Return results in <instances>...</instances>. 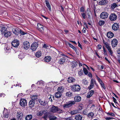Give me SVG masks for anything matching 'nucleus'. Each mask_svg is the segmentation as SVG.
Returning <instances> with one entry per match:
<instances>
[{
  "mask_svg": "<svg viewBox=\"0 0 120 120\" xmlns=\"http://www.w3.org/2000/svg\"><path fill=\"white\" fill-rule=\"evenodd\" d=\"M65 120H73V119H72V118L70 117L65 119Z\"/></svg>",
  "mask_w": 120,
  "mask_h": 120,
  "instance_id": "nucleus-60",
  "label": "nucleus"
},
{
  "mask_svg": "<svg viewBox=\"0 0 120 120\" xmlns=\"http://www.w3.org/2000/svg\"><path fill=\"white\" fill-rule=\"evenodd\" d=\"M112 98L113 100V101L115 103H117V102L116 101V99L114 97H113Z\"/></svg>",
  "mask_w": 120,
  "mask_h": 120,
  "instance_id": "nucleus-61",
  "label": "nucleus"
},
{
  "mask_svg": "<svg viewBox=\"0 0 120 120\" xmlns=\"http://www.w3.org/2000/svg\"><path fill=\"white\" fill-rule=\"evenodd\" d=\"M94 91L93 90H91L88 93L87 98H90L94 94Z\"/></svg>",
  "mask_w": 120,
  "mask_h": 120,
  "instance_id": "nucleus-26",
  "label": "nucleus"
},
{
  "mask_svg": "<svg viewBox=\"0 0 120 120\" xmlns=\"http://www.w3.org/2000/svg\"><path fill=\"white\" fill-rule=\"evenodd\" d=\"M19 104L22 106L23 107L26 106L27 104L26 100L24 99H20Z\"/></svg>",
  "mask_w": 120,
  "mask_h": 120,
  "instance_id": "nucleus-8",
  "label": "nucleus"
},
{
  "mask_svg": "<svg viewBox=\"0 0 120 120\" xmlns=\"http://www.w3.org/2000/svg\"><path fill=\"white\" fill-rule=\"evenodd\" d=\"M12 31L13 33L16 35H18L19 31L16 28H13L12 29Z\"/></svg>",
  "mask_w": 120,
  "mask_h": 120,
  "instance_id": "nucleus-29",
  "label": "nucleus"
},
{
  "mask_svg": "<svg viewBox=\"0 0 120 120\" xmlns=\"http://www.w3.org/2000/svg\"><path fill=\"white\" fill-rule=\"evenodd\" d=\"M41 54V51H39L36 52L35 54V56L37 57H40Z\"/></svg>",
  "mask_w": 120,
  "mask_h": 120,
  "instance_id": "nucleus-32",
  "label": "nucleus"
},
{
  "mask_svg": "<svg viewBox=\"0 0 120 120\" xmlns=\"http://www.w3.org/2000/svg\"><path fill=\"white\" fill-rule=\"evenodd\" d=\"M88 76L89 77H91V78H92V74L90 72L88 74Z\"/></svg>",
  "mask_w": 120,
  "mask_h": 120,
  "instance_id": "nucleus-62",
  "label": "nucleus"
},
{
  "mask_svg": "<svg viewBox=\"0 0 120 120\" xmlns=\"http://www.w3.org/2000/svg\"><path fill=\"white\" fill-rule=\"evenodd\" d=\"M55 97L57 98H59L61 97L62 94L60 92H59L56 93L55 94Z\"/></svg>",
  "mask_w": 120,
  "mask_h": 120,
  "instance_id": "nucleus-27",
  "label": "nucleus"
},
{
  "mask_svg": "<svg viewBox=\"0 0 120 120\" xmlns=\"http://www.w3.org/2000/svg\"><path fill=\"white\" fill-rule=\"evenodd\" d=\"M83 70L84 72V73L86 75L88 74V71L86 68H83Z\"/></svg>",
  "mask_w": 120,
  "mask_h": 120,
  "instance_id": "nucleus-45",
  "label": "nucleus"
},
{
  "mask_svg": "<svg viewBox=\"0 0 120 120\" xmlns=\"http://www.w3.org/2000/svg\"><path fill=\"white\" fill-rule=\"evenodd\" d=\"M82 70H81L80 71L78 72L79 75H80L81 76L83 74V73L82 72Z\"/></svg>",
  "mask_w": 120,
  "mask_h": 120,
  "instance_id": "nucleus-50",
  "label": "nucleus"
},
{
  "mask_svg": "<svg viewBox=\"0 0 120 120\" xmlns=\"http://www.w3.org/2000/svg\"><path fill=\"white\" fill-rule=\"evenodd\" d=\"M67 44L69 45L70 47L72 49L74 47V46L69 43L68 42Z\"/></svg>",
  "mask_w": 120,
  "mask_h": 120,
  "instance_id": "nucleus-52",
  "label": "nucleus"
},
{
  "mask_svg": "<svg viewBox=\"0 0 120 120\" xmlns=\"http://www.w3.org/2000/svg\"><path fill=\"white\" fill-rule=\"evenodd\" d=\"M118 42L117 40L115 39H114L112 41L111 43L112 47H115L117 45Z\"/></svg>",
  "mask_w": 120,
  "mask_h": 120,
  "instance_id": "nucleus-15",
  "label": "nucleus"
},
{
  "mask_svg": "<svg viewBox=\"0 0 120 120\" xmlns=\"http://www.w3.org/2000/svg\"><path fill=\"white\" fill-rule=\"evenodd\" d=\"M6 29L4 27H3L1 31L2 33H4V36L7 38L10 36L11 35V33L10 31H8L6 30Z\"/></svg>",
  "mask_w": 120,
  "mask_h": 120,
  "instance_id": "nucleus-3",
  "label": "nucleus"
},
{
  "mask_svg": "<svg viewBox=\"0 0 120 120\" xmlns=\"http://www.w3.org/2000/svg\"><path fill=\"white\" fill-rule=\"evenodd\" d=\"M38 101L42 105H45L46 103L45 101H43L41 99H38Z\"/></svg>",
  "mask_w": 120,
  "mask_h": 120,
  "instance_id": "nucleus-30",
  "label": "nucleus"
},
{
  "mask_svg": "<svg viewBox=\"0 0 120 120\" xmlns=\"http://www.w3.org/2000/svg\"><path fill=\"white\" fill-rule=\"evenodd\" d=\"M20 33L22 35H24L26 34V33L25 32H24L23 31L21 30H20Z\"/></svg>",
  "mask_w": 120,
  "mask_h": 120,
  "instance_id": "nucleus-54",
  "label": "nucleus"
},
{
  "mask_svg": "<svg viewBox=\"0 0 120 120\" xmlns=\"http://www.w3.org/2000/svg\"><path fill=\"white\" fill-rule=\"evenodd\" d=\"M79 110H76L71 111V115H74L79 113Z\"/></svg>",
  "mask_w": 120,
  "mask_h": 120,
  "instance_id": "nucleus-34",
  "label": "nucleus"
},
{
  "mask_svg": "<svg viewBox=\"0 0 120 120\" xmlns=\"http://www.w3.org/2000/svg\"><path fill=\"white\" fill-rule=\"evenodd\" d=\"M25 54L22 52H20V54L18 55L19 58L21 59H22L24 57Z\"/></svg>",
  "mask_w": 120,
  "mask_h": 120,
  "instance_id": "nucleus-28",
  "label": "nucleus"
},
{
  "mask_svg": "<svg viewBox=\"0 0 120 120\" xmlns=\"http://www.w3.org/2000/svg\"><path fill=\"white\" fill-rule=\"evenodd\" d=\"M22 114L20 112H17V120H21L22 118Z\"/></svg>",
  "mask_w": 120,
  "mask_h": 120,
  "instance_id": "nucleus-17",
  "label": "nucleus"
},
{
  "mask_svg": "<svg viewBox=\"0 0 120 120\" xmlns=\"http://www.w3.org/2000/svg\"><path fill=\"white\" fill-rule=\"evenodd\" d=\"M51 58L50 56H45L44 59V60L45 61L47 62H49L51 60Z\"/></svg>",
  "mask_w": 120,
  "mask_h": 120,
  "instance_id": "nucleus-25",
  "label": "nucleus"
},
{
  "mask_svg": "<svg viewBox=\"0 0 120 120\" xmlns=\"http://www.w3.org/2000/svg\"><path fill=\"white\" fill-rule=\"evenodd\" d=\"M82 16L84 19H85L86 18V14L84 13H82L81 14Z\"/></svg>",
  "mask_w": 120,
  "mask_h": 120,
  "instance_id": "nucleus-57",
  "label": "nucleus"
},
{
  "mask_svg": "<svg viewBox=\"0 0 120 120\" xmlns=\"http://www.w3.org/2000/svg\"><path fill=\"white\" fill-rule=\"evenodd\" d=\"M32 118L31 115H28L25 118V120H30Z\"/></svg>",
  "mask_w": 120,
  "mask_h": 120,
  "instance_id": "nucleus-35",
  "label": "nucleus"
},
{
  "mask_svg": "<svg viewBox=\"0 0 120 120\" xmlns=\"http://www.w3.org/2000/svg\"><path fill=\"white\" fill-rule=\"evenodd\" d=\"M114 34L111 31L108 32L107 34V36L108 38H112L114 36Z\"/></svg>",
  "mask_w": 120,
  "mask_h": 120,
  "instance_id": "nucleus-18",
  "label": "nucleus"
},
{
  "mask_svg": "<svg viewBox=\"0 0 120 120\" xmlns=\"http://www.w3.org/2000/svg\"><path fill=\"white\" fill-rule=\"evenodd\" d=\"M24 49H27L30 48V45L29 42L27 41H25L23 42Z\"/></svg>",
  "mask_w": 120,
  "mask_h": 120,
  "instance_id": "nucleus-13",
  "label": "nucleus"
},
{
  "mask_svg": "<svg viewBox=\"0 0 120 120\" xmlns=\"http://www.w3.org/2000/svg\"><path fill=\"white\" fill-rule=\"evenodd\" d=\"M75 103L74 101H70L64 104L63 105V107L64 108H68L75 104Z\"/></svg>",
  "mask_w": 120,
  "mask_h": 120,
  "instance_id": "nucleus-4",
  "label": "nucleus"
},
{
  "mask_svg": "<svg viewBox=\"0 0 120 120\" xmlns=\"http://www.w3.org/2000/svg\"><path fill=\"white\" fill-rule=\"evenodd\" d=\"M104 54L105 55H107V53L106 50L105 48L104 47L103 48Z\"/></svg>",
  "mask_w": 120,
  "mask_h": 120,
  "instance_id": "nucleus-49",
  "label": "nucleus"
},
{
  "mask_svg": "<svg viewBox=\"0 0 120 120\" xmlns=\"http://www.w3.org/2000/svg\"><path fill=\"white\" fill-rule=\"evenodd\" d=\"M78 46L79 47H80L81 49H82V45H81L80 44L79 42V41H78Z\"/></svg>",
  "mask_w": 120,
  "mask_h": 120,
  "instance_id": "nucleus-59",
  "label": "nucleus"
},
{
  "mask_svg": "<svg viewBox=\"0 0 120 120\" xmlns=\"http://www.w3.org/2000/svg\"><path fill=\"white\" fill-rule=\"evenodd\" d=\"M67 80L69 83H73L75 82V79L73 77H70L68 78Z\"/></svg>",
  "mask_w": 120,
  "mask_h": 120,
  "instance_id": "nucleus-22",
  "label": "nucleus"
},
{
  "mask_svg": "<svg viewBox=\"0 0 120 120\" xmlns=\"http://www.w3.org/2000/svg\"><path fill=\"white\" fill-rule=\"evenodd\" d=\"M82 82L83 84L86 85H87L88 82L87 80L84 79L82 80Z\"/></svg>",
  "mask_w": 120,
  "mask_h": 120,
  "instance_id": "nucleus-41",
  "label": "nucleus"
},
{
  "mask_svg": "<svg viewBox=\"0 0 120 120\" xmlns=\"http://www.w3.org/2000/svg\"><path fill=\"white\" fill-rule=\"evenodd\" d=\"M50 111L53 113H62L64 112V111L59 108L57 106L52 105L49 109Z\"/></svg>",
  "mask_w": 120,
  "mask_h": 120,
  "instance_id": "nucleus-1",
  "label": "nucleus"
},
{
  "mask_svg": "<svg viewBox=\"0 0 120 120\" xmlns=\"http://www.w3.org/2000/svg\"><path fill=\"white\" fill-rule=\"evenodd\" d=\"M117 19V15L115 13L112 14L109 17V19L112 21H115Z\"/></svg>",
  "mask_w": 120,
  "mask_h": 120,
  "instance_id": "nucleus-6",
  "label": "nucleus"
},
{
  "mask_svg": "<svg viewBox=\"0 0 120 120\" xmlns=\"http://www.w3.org/2000/svg\"><path fill=\"white\" fill-rule=\"evenodd\" d=\"M45 2L46 6L48 8L49 11H51V5L49 2L48 0H45Z\"/></svg>",
  "mask_w": 120,
  "mask_h": 120,
  "instance_id": "nucleus-24",
  "label": "nucleus"
},
{
  "mask_svg": "<svg viewBox=\"0 0 120 120\" xmlns=\"http://www.w3.org/2000/svg\"><path fill=\"white\" fill-rule=\"evenodd\" d=\"M44 113V111L43 110H41L40 112H38L37 113V115L38 116H41Z\"/></svg>",
  "mask_w": 120,
  "mask_h": 120,
  "instance_id": "nucleus-40",
  "label": "nucleus"
},
{
  "mask_svg": "<svg viewBox=\"0 0 120 120\" xmlns=\"http://www.w3.org/2000/svg\"><path fill=\"white\" fill-rule=\"evenodd\" d=\"M112 29L114 31H116L119 28V26L118 24L117 23H114L112 25Z\"/></svg>",
  "mask_w": 120,
  "mask_h": 120,
  "instance_id": "nucleus-11",
  "label": "nucleus"
},
{
  "mask_svg": "<svg viewBox=\"0 0 120 120\" xmlns=\"http://www.w3.org/2000/svg\"><path fill=\"white\" fill-rule=\"evenodd\" d=\"M82 116L80 115H76L75 118L76 120H82Z\"/></svg>",
  "mask_w": 120,
  "mask_h": 120,
  "instance_id": "nucleus-23",
  "label": "nucleus"
},
{
  "mask_svg": "<svg viewBox=\"0 0 120 120\" xmlns=\"http://www.w3.org/2000/svg\"><path fill=\"white\" fill-rule=\"evenodd\" d=\"M98 48L99 49H101V46L100 45H98Z\"/></svg>",
  "mask_w": 120,
  "mask_h": 120,
  "instance_id": "nucleus-63",
  "label": "nucleus"
},
{
  "mask_svg": "<svg viewBox=\"0 0 120 120\" xmlns=\"http://www.w3.org/2000/svg\"><path fill=\"white\" fill-rule=\"evenodd\" d=\"M35 102L32 100H30L29 102V107L30 108L34 107L35 105Z\"/></svg>",
  "mask_w": 120,
  "mask_h": 120,
  "instance_id": "nucleus-19",
  "label": "nucleus"
},
{
  "mask_svg": "<svg viewBox=\"0 0 120 120\" xmlns=\"http://www.w3.org/2000/svg\"><path fill=\"white\" fill-rule=\"evenodd\" d=\"M103 41L104 45L107 49L110 55L112 56L113 52L111 49V47L110 44L104 40H103Z\"/></svg>",
  "mask_w": 120,
  "mask_h": 120,
  "instance_id": "nucleus-2",
  "label": "nucleus"
},
{
  "mask_svg": "<svg viewBox=\"0 0 120 120\" xmlns=\"http://www.w3.org/2000/svg\"><path fill=\"white\" fill-rule=\"evenodd\" d=\"M64 90V87L62 86H60L58 88L57 90L59 92L62 93Z\"/></svg>",
  "mask_w": 120,
  "mask_h": 120,
  "instance_id": "nucleus-31",
  "label": "nucleus"
},
{
  "mask_svg": "<svg viewBox=\"0 0 120 120\" xmlns=\"http://www.w3.org/2000/svg\"><path fill=\"white\" fill-rule=\"evenodd\" d=\"M117 6V4L116 3H113L112 4L111 8L112 10H113Z\"/></svg>",
  "mask_w": 120,
  "mask_h": 120,
  "instance_id": "nucleus-33",
  "label": "nucleus"
},
{
  "mask_svg": "<svg viewBox=\"0 0 120 120\" xmlns=\"http://www.w3.org/2000/svg\"><path fill=\"white\" fill-rule=\"evenodd\" d=\"M96 77L97 78L96 79L98 81V82L100 83L102 81V80L98 77L97 75H96Z\"/></svg>",
  "mask_w": 120,
  "mask_h": 120,
  "instance_id": "nucleus-47",
  "label": "nucleus"
},
{
  "mask_svg": "<svg viewBox=\"0 0 120 120\" xmlns=\"http://www.w3.org/2000/svg\"><path fill=\"white\" fill-rule=\"evenodd\" d=\"M19 42L17 40H14L11 43L12 45L14 47H17L19 45Z\"/></svg>",
  "mask_w": 120,
  "mask_h": 120,
  "instance_id": "nucleus-10",
  "label": "nucleus"
},
{
  "mask_svg": "<svg viewBox=\"0 0 120 120\" xmlns=\"http://www.w3.org/2000/svg\"><path fill=\"white\" fill-rule=\"evenodd\" d=\"M74 100L75 102H80L81 100V98L79 96H76L75 97Z\"/></svg>",
  "mask_w": 120,
  "mask_h": 120,
  "instance_id": "nucleus-21",
  "label": "nucleus"
},
{
  "mask_svg": "<svg viewBox=\"0 0 120 120\" xmlns=\"http://www.w3.org/2000/svg\"><path fill=\"white\" fill-rule=\"evenodd\" d=\"M38 43L36 42L33 43L31 46V49L33 51L35 50L38 46Z\"/></svg>",
  "mask_w": 120,
  "mask_h": 120,
  "instance_id": "nucleus-9",
  "label": "nucleus"
},
{
  "mask_svg": "<svg viewBox=\"0 0 120 120\" xmlns=\"http://www.w3.org/2000/svg\"><path fill=\"white\" fill-rule=\"evenodd\" d=\"M72 49H73L75 51L76 54H77L78 52H78L77 51V50L76 48L74 46V47H73V48H72Z\"/></svg>",
  "mask_w": 120,
  "mask_h": 120,
  "instance_id": "nucleus-58",
  "label": "nucleus"
},
{
  "mask_svg": "<svg viewBox=\"0 0 120 120\" xmlns=\"http://www.w3.org/2000/svg\"><path fill=\"white\" fill-rule=\"evenodd\" d=\"M105 23L104 21H100L99 22V24L100 26L103 25Z\"/></svg>",
  "mask_w": 120,
  "mask_h": 120,
  "instance_id": "nucleus-48",
  "label": "nucleus"
},
{
  "mask_svg": "<svg viewBox=\"0 0 120 120\" xmlns=\"http://www.w3.org/2000/svg\"><path fill=\"white\" fill-rule=\"evenodd\" d=\"M100 83L101 84V85L103 87V88L104 89H105V86L104 85V83H103V82H101Z\"/></svg>",
  "mask_w": 120,
  "mask_h": 120,
  "instance_id": "nucleus-51",
  "label": "nucleus"
},
{
  "mask_svg": "<svg viewBox=\"0 0 120 120\" xmlns=\"http://www.w3.org/2000/svg\"><path fill=\"white\" fill-rule=\"evenodd\" d=\"M117 53L118 54H120V49H119L117 50Z\"/></svg>",
  "mask_w": 120,
  "mask_h": 120,
  "instance_id": "nucleus-64",
  "label": "nucleus"
},
{
  "mask_svg": "<svg viewBox=\"0 0 120 120\" xmlns=\"http://www.w3.org/2000/svg\"><path fill=\"white\" fill-rule=\"evenodd\" d=\"M105 118L107 120H109L112 119L113 118L111 117H105Z\"/></svg>",
  "mask_w": 120,
  "mask_h": 120,
  "instance_id": "nucleus-55",
  "label": "nucleus"
},
{
  "mask_svg": "<svg viewBox=\"0 0 120 120\" xmlns=\"http://www.w3.org/2000/svg\"><path fill=\"white\" fill-rule=\"evenodd\" d=\"M80 11L81 12H84L85 11V9L83 7H81L80 9Z\"/></svg>",
  "mask_w": 120,
  "mask_h": 120,
  "instance_id": "nucleus-53",
  "label": "nucleus"
},
{
  "mask_svg": "<svg viewBox=\"0 0 120 120\" xmlns=\"http://www.w3.org/2000/svg\"><path fill=\"white\" fill-rule=\"evenodd\" d=\"M61 55L63 57V58H62L64 59V60H65V61L68 58V57L66 55H64V54H61Z\"/></svg>",
  "mask_w": 120,
  "mask_h": 120,
  "instance_id": "nucleus-42",
  "label": "nucleus"
},
{
  "mask_svg": "<svg viewBox=\"0 0 120 120\" xmlns=\"http://www.w3.org/2000/svg\"><path fill=\"white\" fill-rule=\"evenodd\" d=\"M43 83L44 82L42 81H38L37 82V84H39L40 86H42L43 85Z\"/></svg>",
  "mask_w": 120,
  "mask_h": 120,
  "instance_id": "nucleus-46",
  "label": "nucleus"
},
{
  "mask_svg": "<svg viewBox=\"0 0 120 120\" xmlns=\"http://www.w3.org/2000/svg\"><path fill=\"white\" fill-rule=\"evenodd\" d=\"M66 95L68 97H70L73 95L72 93L70 92H67L66 94Z\"/></svg>",
  "mask_w": 120,
  "mask_h": 120,
  "instance_id": "nucleus-43",
  "label": "nucleus"
},
{
  "mask_svg": "<svg viewBox=\"0 0 120 120\" xmlns=\"http://www.w3.org/2000/svg\"><path fill=\"white\" fill-rule=\"evenodd\" d=\"M50 120H55L57 119V117L54 116H51L49 117Z\"/></svg>",
  "mask_w": 120,
  "mask_h": 120,
  "instance_id": "nucleus-36",
  "label": "nucleus"
},
{
  "mask_svg": "<svg viewBox=\"0 0 120 120\" xmlns=\"http://www.w3.org/2000/svg\"><path fill=\"white\" fill-rule=\"evenodd\" d=\"M94 84H96V81L95 80L92 79L91 81L90 85L88 87L89 90H91L94 87Z\"/></svg>",
  "mask_w": 120,
  "mask_h": 120,
  "instance_id": "nucleus-7",
  "label": "nucleus"
},
{
  "mask_svg": "<svg viewBox=\"0 0 120 120\" xmlns=\"http://www.w3.org/2000/svg\"><path fill=\"white\" fill-rule=\"evenodd\" d=\"M50 45H47L46 44H44L43 46V48H45L46 49H48L49 48V47H50Z\"/></svg>",
  "mask_w": 120,
  "mask_h": 120,
  "instance_id": "nucleus-44",
  "label": "nucleus"
},
{
  "mask_svg": "<svg viewBox=\"0 0 120 120\" xmlns=\"http://www.w3.org/2000/svg\"><path fill=\"white\" fill-rule=\"evenodd\" d=\"M38 29L41 32H43L44 30V26L40 24H37Z\"/></svg>",
  "mask_w": 120,
  "mask_h": 120,
  "instance_id": "nucleus-14",
  "label": "nucleus"
},
{
  "mask_svg": "<svg viewBox=\"0 0 120 120\" xmlns=\"http://www.w3.org/2000/svg\"><path fill=\"white\" fill-rule=\"evenodd\" d=\"M83 113L85 115H87V110L86 109L84 110L83 112Z\"/></svg>",
  "mask_w": 120,
  "mask_h": 120,
  "instance_id": "nucleus-56",
  "label": "nucleus"
},
{
  "mask_svg": "<svg viewBox=\"0 0 120 120\" xmlns=\"http://www.w3.org/2000/svg\"><path fill=\"white\" fill-rule=\"evenodd\" d=\"M94 116V114L92 112H91L89 113L88 114V116L89 118H92Z\"/></svg>",
  "mask_w": 120,
  "mask_h": 120,
  "instance_id": "nucleus-39",
  "label": "nucleus"
},
{
  "mask_svg": "<svg viewBox=\"0 0 120 120\" xmlns=\"http://www.w3.org/2000/svg\"><path fill=\"white\" fill-rule=\"evenodd\" d=\"M65 62V61L64 59L62 58L59 60L58 63L59 64H62L64 63Z\"/></svg>",
  "mask_w": 120,
  "mask_h": 120,
  "instance_id": "nucleus-37",
  "label": "nucleus"
},
{
  "mask_svg": "<svg viewBox=\"0 0 120 120\" xmlns=\"http://www.w3.org/2000/svg\"><path fill=\"white\" fill-rule=\"evenodd\" d=\"M38 96L36 95H33L31 97V100L33 101H38Z\"/></svg>",
  "mask_w": 120,
  "mask_h": 120,
  "instance_id": "nucleus-20",
  "label": "nucleus"
},
{
  "mask_svg": "<svg viewBox=\"0 0 120 120\" xmlns=\"http://www.w3.org/2000/svg\"><path fill=\"white\" fill-rule=\"evenodd\" d=\"M108 116H115V115L114 113L112 112H106Z\"/></svg>",
  "mask_w": 120,
  "mask_h": 120,
  "instance_id": "nucleus-38",
  "label": "nucleus"
},
{
  "mask_svg": "<svg viewBox=\"0 0 120 120\" xmlns=\"http://www.w3.org/2000/svg\"><path fill=\"white\" fill-rule=\"evenodd\" d=\"M108 2L107 0H101L98 2V4L100 5H106Z\"/></svg>",
  "mask_w": 120,
  "mask_h": 120,
  "instance_id": "nucleus-16",
  "label": "nucleus"
},
{
  "mask_svg": "<svg viewBox=\"0 0 120 120\" xmlns=\"http://www.w3.org/2000/svg\"><path fill=\"white\" fill-rule=\"evenodd\" d=\"M72 90L73 91H79L80 90V86L78 85H74L71 87Z\"/></svg>",
  "mask_w": 120,
  "mask_h": 120,
  "instance_id": "nucleus-5",
  "label": "nucleus"
},
{
  "mask_svg": "<svg viewBox=\"0 0 120 120\" xmlns=\"http://www.w3.org/2000/svg\"><path fill=\"white\" fill-rule=\"evenodd\" d=\"M108 14L106 12H102L100 15V17L103 19L107 18L108 16Z\"/></svg>",
  "mask_w": 120,
  "mask_h": 120,
  "instance_id": "nucleus-12",
  "label": "nucleus"
}]
</instances>
